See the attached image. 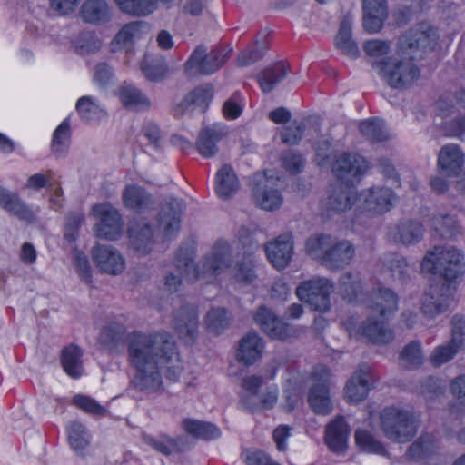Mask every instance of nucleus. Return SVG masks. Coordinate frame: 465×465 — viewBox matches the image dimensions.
Returning a JSON list of instances; mask_svg holds the SVG:
<instances>
[{
    "label": "nucleus",
    "mask_w": 465,
    "mask_h": 465,
    "mask_svg": "<svg viewBox=\"0 0 465 465\" xmlns=\"http://www.w3.org/2000/svg\"><path fill=\"white\" fill-rule=\"evenodd\" d=\"M440 446L435 437L426 433L420 435L407 450L406 457L413 461H431L439 455Z\"/></svg>",
    "instance_id": "25"
},
{
    "label": "nucleus",
    "mask_w": 465,
    "mask_h": 465,
    "mask_svg": "<svg viewBox=\"0 0 465 465\" xmlns=\"http://www.w3.org/2000/svg\"><path fill=\"white\" fill-rule=\"evenodd\" d=\"M123 201L127 208L138 212L147 210L154 204L152 195L136 184L125 187L123 192Z\"/></svg>",
    "instance_id": "36"
},
{
    "label": "nucleus",
    "mask_w": 465,
    "mask_h": 465,
    "mask_svg": "<svg viewBox=\"0 0 465 465\" xmlns=\"http://www.w3.org/2000/svg\"><path fill=\"white\" fill-rule=\"evenodd\" d=\"M333 239V237L325 233L312 235L306 240L305 252L311 258L322 264Z\"/></svg>",
    "instance_id": "43"
},
{
    "label": "nucleus",
    "mask_w": 465,
    "mask_h": 465,
    "mask_svg": "<svg viewBox=\"0 0 465 465\" xmlns=\"http://www.w3.org/2000/svg\"><path fill=\"white\" fill-rule=\"evenodd\" d=\"M141 69L144 76L153 82H159L163 80L167 74V66L163 62L156 64H147L143 62L141 64Z\"/></svg>",
    "instance_id": "62"
},
{
    "label": "nucleus",
    "mask_w": 465,
    "mask_h": 465,
    "mask_svg": "<svg viewBox=\"0 0 465 465\" xmlns=\"http://www.w3.org/2000/svg\"><path fill=\"white\" fill-rule=\"evenodd\" d=\"M331 376V371L324 365L315 366L311 374L313 384L308 392V402L316 414L328 415L332 410L330 396Z\"/></svg>",
    "instance_id": "7"
},
{
    "label": "nucleus",
    "mask_w": 465,
    "mask_h": 465,
    "mask_svg": "<svg viewBox=\"0 0 465 465\" xmlns=\"http://www.w3.org/2000/svg\"><path fill=\"white\" fill-rule=\"evenodd\" d=\"M377 316L371 313L370 318L362 323V334L375 343L385 344L392 341L394 339L392 330L385 323L386 320L382 318L381 321L376 320Z\"/></svg>",
    "instance_id": "32"
},
{
    "label": "nucleus",
    "mask_w": 465,
    "mask_h": 465,
    "mask_svg": "<svg viewBox=\"0 0 465 465\" xmlns=\"http://www.w3.org/2000/svg\"><path fill=\"white\" fill-rule=\"evenodd\" d=\"M424 229L421 223L416 221L408 220L401 222L393 234L396 242L403 245L418 243L423 236Z\"/></svg>",
    "instance_id": "39"
},
{
    "label": "nucleus",
    "mask_w": 465,
    "mask_h": 465,
    "mask_svg": "<svg viewBox=\"0 0 465 465\" xmlns=\"http://www.w3.org/2000/svg\"><path fill=\"white\" fill-rule=\"evenodd\" d=\"M213 91L210 84L198 86L188 93L183 100L173 106V115L179 117L185 112L200 108L204 112L213 98Z\"/></svg>",
    "instance_id": "20"
},
{
    "label": "nucleus",
    "mask_w": 465,
    "mask_h": 465,
    "mask_svg": "<svg viewBox=\"0 0 465 465\" xmlns=\"http://www.w3.org/2000/svg\"><path fill=\"white\" fill-rule=\"evenodd\" d=\"M232 47H216L208 52L204 45H199L184 64L185 74L210 75L217 72L231 57Z\"/></svg>",
    "instance_id": "6"
},
{
    "label": "nucleus",
    "mask_w": 465,
    "mask_h": 465,
    "mask_svg": "<svg viewBox=\"0 0 465 465\" xmlns=\"http://www.w3.org/2000/svg\"><path fill=\"white\" fill-rule=\"evenodd\" d=\"M333 292V284L326 278H313L304 281L296 288V295L304 302L319 312L330 309V295Z\"/></svg>",
    "instance_id": "8"
},
{
    "label": "nucleus",
    "mask_w": 465,
    "mask_h": 465,
    "mask_svg": "<svg viewBox=\"0 0 465 465\" xmlns=\"http://www.w3.org/2000/svg\"><path fill=\"white\" fill-rule=\"evenodd\" d=\"M385 266L394 279L403 281L409 276V266L406 258L401 254L389 255L385 261Z\"/></svg>",
    "instance_id": "56"
},
{
    "label": "nucleus",
    "mask_w": 465,
    "mask_h": 465,
    "mask_svg": "<svg viewBox=\"0 0 465 465\" xmlns=\"http://www.w3.org/2000/svg\"><path fill=\"white\" fill-rule=\"evenodd\" d=\"M126 328L117 322H108L99 334V343L110 353L119 352L125 341ZM127 361L135 373L134 388L153 393L163 386L161 370L166 378L176 381L183 371L174 341L167 333H131L127 339Z\"/></svg>",
    "instance_id": "1"
},
{
    "label": "nucleus",
    "mask_w": 465,
    "mask_h": 465,
    "mask_svg": "<svg viewBox=\"0 0 465 465\" xmlns=\"http://www.w3.org/2000/svg\"><path fill=\"white\" fill-rule=\"evenodd\" d=\"M143 440L146 445L165 456L179 453L185 450L182 439H173L165 434H162L157 437L143 435Z\"/></svg>",
    "instance_id": "38"
},
{
    "label": "nucleus",
    "mask_w": 465,
    "mask_h": 465,
    "mask_svg": "<svg viewBox=\"0 0 465 465\" xmlns=\"http://www.w3.org/2000/svg\"><path fill=\"white\" fill-rule=\"evenodd\" d=\"M102 45L101 40L92 32L81 34L74 42L77 54L85 55L97 52Z\"/></svg>",
    "instance_id": "54"
},
{
    "label": "nucleus",
    "mask_w": 465,
    "mask_h": 465,
    "mask_svg": "<svg viewBox=\"0 0 465 465\" xmlns=\"http://www.w3.org/2000/svg\"><path fill=\"white\" fill-rule=\"evenodd\" d=\"M357 200L353 187L348 185L334 186L325 202L326 211L341 213L351 210Z\"/></svg>",
    "instance_id": "26"
},
{
    "label": "nucleus",
    "mask_w": 465,
    "mask_h": 465,
    "mask_svg": "<svg viewBox=\"0 0 465 465\" xmlns=\"http://www.w3.org/2000/svg\"><path fill=\"white\" fill-rule=\"evenodd\" d=\"M362 208L372 214L388 212L393 203L395 195L387 187H372L363 193Z\"/></svg>",
    "instance_id": "21"
},
{
    "label": "nucleus",
    "mask_w": 465,
    "mask_h": 465,
    "mask_svg": "<svg viewBox=\"0 0 465 465\" xmlns=\"http://www.w3.org/2000/svg\"><path fill=\"white\" fill-rule=\"evenodd\" d=\"M434 230L441 238L450 239L459 232L457 221L448 214H438L432 218Z\"/></svg>",
    "instance_id": "53"
},
{
    "label": "nucleus",
    "mask_w": 465,
    "mask_h": 465,
    "mask_svg": "<svg viewBox=\"0 0 465 465\" xmlns=\"http://www.w3.org/2000/svg\"><path fill=\"white\" fill-rule=\"evenodd\" d=\"M271 183L272 181L261 173H255L251 180L252 198L258 206L266 211H273L282 204L281 193Z\"/></svg>",
    "instance_id": "11"
},
{
    "label": "nucleus",
    "mask_w": 465,
    "mask_h": 465,
    "mask_svg": "<svg viewBox=\"0 0 465 465\" xmlns=\"http://www.w3.org/2000/svg\"><path fill=\"white\" fill-rule=\"evenodd\" d=\"M354 256L355 247L350 241L334 238L322 265L332 272L341 271L351 262Z\"/></svg>",
    "instance_id": "14"
},
{
    "label": "nucleus",
    "mask_w": 465,
    "mask_h": 465,
    "mask_svg": "<svg viewBox=\"0 0 465 465\" xmlns=\"http://www.w3.org/2000/svg\"><path fill=\"white\" fill-rule=\"evenodd\" d=\"M368 168L366 160L359 154L344 153L334 163L332 172L345 185L353 187Z\"/></svg>",
    "instance_id": "10"
},
{
    "label": "nucleus",
    "mask_w": 465,
    "mask_h": 465,
    "mask_svg": "<svg viewBox=\"0 0 465 465\" xmlns=\"http://www.w3.org/2000/svg\"><path fill=\"white\" fill-rule=\"evenodd\" d=\"M263 348L262 338L257 333L249 332L239 341L237 361L246 366L252 365L261 358Z\"/></svg>",
    "instance_id": "28"
},
{
    "label": "nucleus",
    "mask_w": 465,
    "mask_h": 465,
    "mask_svg": "<svg viewBox=\"0 0 465 465\" xmlns=\"http://www.w3.org/2000/svg\"><path fill=\"white\" fill-rule=\"evenodd\" d=\"M282 166L289 172L300 173L304 166V159L299 153L288 151L282 155Z\"/></svg>",
    "instance_id": "64"
},
{
    "label": "nucleus",
    "mask_w": 465,
    "mask_h": 465,
    "mask_svg": "<svg viewBox=\"0 0 465 465\" xmlns=\"http://www.w3.org/2000/svg\"><path fill=\"white\" fill-rule=\"evenodd\" d=\"M0 207L21 221L28 223L35 221L31 208L16 194L0 186Z\"/></svg>",
    "instance_id": "27"
},
{
    "label": "nucleus",
    "mask_w": 465,
    "mask_h": 465,
    "mask_svg": "<svg viewBox=\"0 0 465 465\" xmlns=\"http://www.w3.org/2000/svg\"><path fill=\"white\" fill-rule=\"evenodd\" d=\"M255 264L256 261L252 254L243 255L237 261L236 265L232 270L233 278L240 282L252 283L257 277Z\"/></svg>",
    "instance_id": "47"
},
{
    "label": "nucleus",
    "mask_w": 465,
    "mask_h": 465,
    "mask_svg": "<svg viewBox=\"0 0 465 465\" xmlns=\"http://www.w3.org/2000/svg\"><path fill=\"white\" fill-rule=\"evenodd\" d=\"M82 350L74 344L65 347L61 352V363L64 371L72 378L77 379L83 373Z\"/></svg>",
    "instance_id": "40"
},
{
    "label": "nucleus",
    "mask_w": 465,
    "mask_h": 465,
    "mask_svg": "<svg viewBox=\"0 0 465 465\" xmlns=\"http://www.w3.org/2000/svg\"><path fill=\"white\" fill-rule=\"evenodd\" d=\"M267 47L263 45L255 49L243 50L237 57L240 66H248L260 61L265 54Z\"/></svg>",
    "instance_id": "63"
},
{
    "label": "nucleus",
    "mask_w": 465,
    "mask_h": 465,
    "mask_svg": "<svg viewBox=\"0 0 465 465\" xmlns=\"http://www.w3.org/2000/svg\"><path fill=\"white\" fill-rule=\"evenodd\" d=\"M349 428L343 417H337L329 423L325 432V442L335 453H341L347 448Z\"/></svg>",
    "instance_id": "31"
},
{
    "label": "nucleus",
    "mask_w": 465,
    "mask_h": 465,
    "mask_svg": "<svg viewBox=\"0 0 465 465\" xmlns=\"http://www.w3.org/2000/svg\"><path fill=\"white\" fill-rule=\"evenodd\" d=\"M369 307L371 314L390 320L398 310V296L389 288L373 289L370 294Z\"/></svg>",
    "instance_id": "16"
},
{
    "label": "nucleus",
    "mask_w": 465,
    "mask_h": 465,
    "mask_svg": "<svg viewBox=\"0 0 465 465\" xmlns=\"http://www.w3.org/2000/svg\"><path fill=\"white\" fill-rule=\"evenodd\" d=\"M305 130L303 123L294 121L292 124L282 128L280 137L283 143L288 145L297 144L302 138Z\"/></svg>",
    "instance_id": "57"
},
{
    "label": "nucleus",
    "mask_w": 465,
    "mask_h": 465,
    "mask_svg": "<svg viewBox=\"0 0 465 465\" xmlns=\"http://www.w3.org/2000/svg\"><path fill=\"white\" fill-rule=\"evenodd\" d=\"M94 212L100 215V223L96 225L98 238L114 241L121 232L122 223L118 211L111 207L97 205Z\"/></svg>",
    "instance_id": "19"
},
{
    "label": "nucleus",
    "mask_w": 465,
    "mask_h": 465,
    "mask_svg": "<svg viewBox=\"0 0 465 465\" xmlns=\"http://www.w3.org/2000/svg\"><path fill=\"white\" fill-rule=\"evenodd\" d=\"M465 163V153L454 143L444 145L439 152L438 168L443 176L454 177L460 173Z\"/></svg>",
    "instance_id": "17"
},
{
    "label": "nucleus",
    "mask_w": 465,
    "mask_h": 465,
    "mask_svg": "<svg viewBox=\"0 0 465 465\" xmlns=\"http://www.w3.org/2000/svg\"><path fill=\"white\" fill-rule=\"evenodd\" d=\"M74 403L85 412L91 414L104 416L107 413V411L104 406L100 405L96 401L87 396H74Z\"/></svg>",
    "instance_id": "59"
},
{
    "label": "nucleus",
    "mask_w": 465,
    "mask_h": 465,
    "mask_svg": "<svg viewBox=\"0 0 465 465\" xmlns=\"http://www.w3.org/2000/svg\"><path fill=\"white\" fill-rule=\"evenodd\" d=\"M68 440L72 449L81 453L90 444V435L85 427L78 422L73 421L68 429Z\"/></svg>",
    "instance_id": "49"
},
{
    "label": "nucleus",
    "mask_w": 465,
    "mask_h": 465,
    "mask_svg": "<svg viewBox=\"0 0 465 465\" xmlns=\"http://www.w3.org/2000/svg\"><path fill=\"white\" fill-rule=\"evenodd\" d=\"M421 266L423 270L439 275L443 282L456 286L457 281L465 273V258L455 247L436 246L427 252Z\"/></svg>",
    "instance_id": "4"
},
{
    "label": "nucleus",
    "mask_w": 465,
    "mask_h": 465,
    "mask_svg": "<svg viewBox=\"0 0 465 465\" xmlns=\"http://www.w3.org/2000/svg\"><path fill=\"white\" fill-rule=\"evenodd\" d=\"M460 351L455 345L448 341L433 350L430 356V361L433 367H440L451 361Z\"/></svg>",
    "instance_id": "55"
},
{
    "label": "nucleus",
    "mask_w": 465,
    "mask_h": 465,
    "mask_svg": "<svg viewBox=\"0 0 465 465\" xmlns=\"http://www.w3.org/2000/svg\"><path fill=\"white\" fill-rule=\"evenodd\" d=\"M437 41L435 29L428 25H420L408 30L399 38L396 55L374 62L372 66L390 87L409 88L420 75V70L414 60L433 50Z\"/></svg>",
    "instance_id": "2"
},
{
    "label": "nucleus",
    "mask_w": 465,
    "mask_h": 465,
    "mask_svg": "<svg viewBox=\"0 0 465 465\" xmlns=\"http://www.w3.org/2000/svg\"><path fill=\"white\" fill-rule=\"evenodd\" d=\"M114 71L107 63H99L94 67V81L100 87L104 88L113 83Z\"/></svg>",
    "instance_id": "61"
},
{
    "label": "nucleus",
    "mask_w": 465,
    "mask_h": 465,
    "mask_svg": "<svg viewBox=\"0 0 465 465\" xmlns=\"http://www.w3.org/2000/svg\"><path fill=\"white\" fill-rule=\"evenodd\" d=\"M456 286L451 282L438 281L425 291L421 300V311L425 316L434 318L445 312L452 299Z\"/></svg>",
    "instance_id": "9"
},
{
    "label": "nucleus",
    "mask_w": 465,
    "mask_h": 465,
    "mask_svg": "<svg viewBox=\"0 0 465 465\" xmlns=\"http://www.w3.org/2000/svg\"><path fill=\"white\" fill-rule=\"evenodd\" d=\"M84 221V215L81 213H72L66 217L64 227V238L70 242L74 241L78 236V228Z\"/></svg>",
    "instance_id": "60"
},
{
    "label": "nucleus",
    "mask_w": 465,
    "mask_h": 465,
    "mask_svg": "<svg viewBox=\"0 0 465 465\" xmlns=\"http://www.w3.org/2000/svg\"><path fill=\"white\" fill-rule=\"evenodd\" d=\"M232 321V316L231 312L223 307H213L205 316V325L208 331L216 335L228 329Z\"/></svg>",
    "instance_id": "41"
},
{
    "label": "nucleus",
    "mask_w": 465,
    "mask_h": 465,
    "mask_svg": "<svg viewBox=\"0 0 465 465\" xmlns=\"http://www.w3.org/2000/svg\"><path fill=\"white\" fill-rule=\"evenodd\" d=\"M172 326L180 339L193 343L198 336L199 321L196 309L189 304L181 306L173 312Z\"/></svg>",
    "instance_id": "12"
},
{
    "label": "nucleus",
    "mask_w": 465,
    "mask_h": 465,
    "mask_svg": "<svg viewBox=\"0 0 465 465\" xmlns=\"http://www.w3.org/2000/svg\"><path fill=\"white\" fill-rule=\"evenodd\" d=\"M120 98L126 108L133 110H146L151 106L149 98L139 89L125 84L120 90Z\"/></svg>",
    "instance_id": "45"
},
{
    "label": "nucleus",
    "mask_w": 465,
    "mask_h": 465,
    "mask_svg": "<svg viewBox=\"0 0 465 465\" xmlns=\"http://www.w3.org/2000/svg\"><path fill=\"white\" fill-rule=\"evenodd\" d=\"M340 290L349 302H352L361 292V283L358 273L346 272L339 282Z\"/></svg>",
    "instance_id": "52"
},
{
    "label": "nucleus",
    "mask_w": 465,
    "mask_h": 465,
    "mask_svg": "<svg viewBox=\"0 0 465 465\" xmlns=\"http://www.w3.org/2000/svg\"><path fill=\"white\" fill-rule=\"evenodd\" d=\"M131 248L140 255L148 254L154 244L153 230L150 224L140 222L129 228Z\"/></svg>",
    "instance_id": "30"
},
{
    "label": "nucleus",
    "mask_w": 465,
    "mask_h": 465,
    "mask_svg": "<svg viewBox=\"0 0 465 465\" xmlns=\"http://www.w3.org/2000/svg\"><path fill=\"white\" fill-rule=\"evenodd\" d=\"M371 373L367 365H360L345 386V396L351 402L363 401L371 390Z\"/></svg>",
    "instance_id": "24"
},
{
    "label": "nucleus",
    "mask_w": 465,
    "mask_h": 465,
    "mask_svg": "<svg viewBox=\"0 0 465 465\" xmlns=\"http://www.w3.org/2000/svg\"><path fill=\"white\" fill-rule=\"evenodd\" d=\"M360 131L363 136L372 142H382L389 138L382 120L372 118L360 124Z\"/></svg>",
    "instance_id": "48"
},
{
    "label": "nucleus",
    "mask_w": 465,
    "mask_h": 465,
    "mask_svg": "<svg viewBox=\"0 0 465 465\" xmlns=\"http://www.w3.org/2000/svg\"><path fill=\"white\" fill-rule=\"evenodd\" d=\"M182 203L177 199L166 200L162 206L158 218V227L166 238H171L180 230Z\"/></svg>",
    "instance_id": "22"
},
{
    "label": "nucleus",
    "mask_w": 465,
    "mask_h": 465,
    "mask_svg": "<svg viewBox=\"0 0 465 465\" xmlns=\"http://www.w3.org/2000/svg\"><path fill=\"white\" fill-rule=\"evenodd\" d=\"M92 258L100 272L111 275L121 274L125 269L123 255L111 245H96L92 249Z\"/></svg>",
    "instance_id": "13"
},
{
    "label": "nucleus",
    "mask_w": 465,
    "mask_h": 465,
    "mask_svg": "<svg viewBox=\"0 0 465 465\" xmlns=\"http://www.w3.org/2000/svg\"><path fill=\"white\" fill-rule=\"evenodd\" d=\"M400 365L408 370L420 368L423 363V353L421 343L419 341H412L402 349L400 357Z\"/></svg>",
    "instance_id": "46"
},
{
    "label": "nucleus",
    "mask_w": 465,
    "mask_h": 465,
    "mask_svg": "<svg viewBox=\"0 0 465 465\" xmlns=\"http://www.w3.org/2000/svg\"><path fill=\"white\" fill-rule=\"evenodd\" d=\"M290 67L282 62L276 63L264 68L257 76L261 89L264 93H270L289 74Z\"/></svg>",
    "instance_id": "35"
},
{
    "label": "nucleus",
    "mask_w": 465,
    "mask_h": 465,
    "mask_svg": "<svg viewBox=\"0 0 465 465\" xmlns=\"http://www.w3.org/2000/svg\"><path fill=\"white\" fill-rule=\"evenodd\" d=\"M70 136V122L65 119L54 132L51 145L53 153L61 155L66 152L69 147Z\"/></svg>",
    "instance_id": "51"
},
{
    "label": "nucleus",
    "mask_w": 465,
    "mask_h": 465,
    "mask_svg": "<svg viewBox=\"0 0 465 465\" xmlns=\"http://www.w3.org/2000/svg\"><path fill=\"white\" fill-rule=\"evenodd\" d=\"M80 118L87 124H94L106 116V111L94 96L80 97L75 105Z\"/></svg>",
    "instance_id": "37"
},
{
    "label": "nucleus",
    "mask_w": 465,
    "mask_h": 465,
    "mask_svg": "<svg viewBox=\"0 0 465 465\" xmlns=\"http://www.w3.org/2000/svg\"><path fill=\"white\" fill-rule=\"evenodd\" d=\"M187 433L197 439L212 440L221 436V430L214 424L197 420L187 419L183 421Z\"/></svg>",
    "instance_id": "42"
},
{
    "label": "nucleus",
    "mask_w": 465,
    "mask_h": 465,
    "mask_svg": "<svg viewBox=\"0 0 465 465\" xmlns=\"http://www.w3.org/2000/svg\"><path fill=\"white\" fill-rule=\"evenodd\" d=\"M226 134L224 128L215 124L202 129L195 143L198 153L205 158L214 156L218 152L217 143Z\"/></svg>",
    "instance_id": "29"
},
{
    "label": "nucleus",
    "mask_w": 465,
    "mask_h": 465,
    "mask_svg": "<svg viewBox=\"0 0 465 465\" xmlns=\"http://www.w3.org/2000/svg\"><path fill=\"white\" fill-rule=\"evenodd\" d=\"M80 17L86 24L104 25L112 20L113 9L106 0H84Z\"/></svg>",
    "instance_id": "23"
},
{
    "label": "nucleus",
    "mask_w": 465,
    "mask_h": 465,
    "mask_svg": "<svg viewBox=\"0 0 465 465\" xmlns=\"http://www.w3.org/2000/svg\"><path fill=\"white\" fill-rule=\"evenodd\" d=\"M380 423L385 437L394 442L404 443L417 434L420 421L412 410L389 406L381 411Z\"/></svg>",
    "instance_id": "5"
},
{
    "label": "nucleus",
    "mask_w": 465,
    "mask_h": 465,
    "mask_svg": "<svg viewBox=\"0 0 465 465\" xmlns=\"http://www.w3.org/2000/svg\"><path fill=\"white\" fill-rule=\"evenodd\" d=\"M352 17L350 14H346L340 25L339 32L335 37V45L343 54L357 58L360 51L356 42L351 37Z\"/></svg>",
    "instance_id": "33"
},
{
    "label": "nucleus",
    "mask_w": 465,
    "mask_h": 465,
    "mask_svg": "<svg viewBox=\"0 0 465 465\" xmlns=\"http://www.w3.org/2000/svg\"><path fill=\"white\" fill-rule=\"evenodd\" d=\"M145 27L146 24L141 21L131 22L124 25L112 42L113 51L116 52L124 48H128L134 39L138 37L142 30Z\"/></svg>",
    "instance_id": "44"
},
{
    "label": "nucleus",
    "mask_w": 465,
    "mask_h": 465,
    "mask_svg": "<svg viewBox=\"0 0 465 465\" xmlns=\"http://www.w3.org/2000/svg\"><path fill=\"white\" fill-rule=\"evenodd\" d=\"M355 440L360 449L365 452L381 456L388 454L384 445L367 430H357L355 431Z\"/></svg>",
    "instance_id": "50"
},
{
    "label": "nucleus",
    "mask_w": 465,
    "mask_h": 465,
    "mask_svg": "<svg viewBox=\"0 0 465 465\" xmlns=\"http://www.w3.org/2000/svg\"><path fill=\"white\" fill-rule=\"evenodd\" d=\"M451 339L450 343L456 348L462 350L465 347V320L455 315L451 320Z\"/></svg>",
    "instance_id": "58"
},
{
    "label": "nucleus",
    "mask_w": 465,
    "mask_h": 465,
    "mask_svg": "<svg viewBox=\"0 0 465 465\" xmlns=\"http://www.w3.org/2000/svg\"><path fill=\"white\" fill-rule=\"evenodd\" d=\"M265 252L270 262L278 270L287 267L293 252L292 236L290 232L279 235L265 245Z\"/></svg>",
    "instance_id": "15"
},
{
    "label": "nucleus",
    "mask_w": 465,
    "mask_h": 465,
    "mask_svg": "<svg viewBox=\"0 0 465 465\" xmlns=\"http://www.w3.org/2000/svg\"><path fill=\"white\" fill-rule=\"evenodd\" d=\"M239 189V181L233 169L224 164L216 173L215 192L219 198L227 200Z\"/></svg>",
    "instance_id": "34"
},
{
    "label": "nucleus",
    "mask_w": 465,
    "mask_h": 465,
    "mask_svg": "<svg viewBox=\"0 0 465 465\" xmlns=\"http://www.w3.org/2000/svg\"><path fill=\"white\" fill-rule=\"evenodd\" d=\"M254 321L271 338L285 340L291 335L290 325L282 322L273 312L265 306L258 308L254 314Z\"/></svg>",
    "instance_id": "18"
},
{
    "label": "nucleus",
    "mask_w": 465,
    "mask_h": 465,
    "mask_svg": "<svg viewBox=\"0 0 465 465\" xmlns=\"http://www.w3.org/2000/svg\"><path fill=\"white\" fill-rule=\"evenodd\" d=\"M194 254L193 243L183 242L175 256L176 268L186 280L191 282L202 279L209 282L230 268L232 262L231 247L223 241H218L197 265L193 262Z\"/></svg>",
    "instance_id": "3"
}]
</instances>
